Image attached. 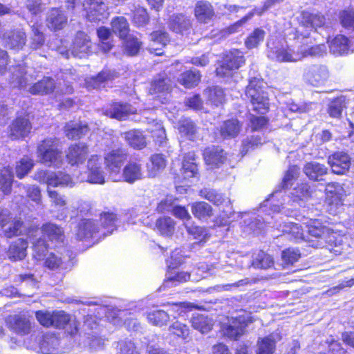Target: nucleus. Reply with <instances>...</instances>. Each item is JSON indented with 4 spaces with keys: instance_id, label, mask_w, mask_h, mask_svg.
Listing matches in <instances>:
<instances>
[{
    "instance_id": "39448f33",
    "label": "nucleus",
    "mask_w": 354,
    "mask_h": 354,
    "mask_svg": "<svg viewBox=\"0 0 354 354\" xmlns=\"http://www.w3.org/2000/svg\"><path fill=\"white\" fill-rule=\"evenodd\" d=\"M304 80L308 84L319 87L326 84L330 77L327 66L320 64L310 65L304 72Z\"/></svg>"
},
{
    "instance_id": "dca6fc26",
    "label": "nucleus",
    "mask_w": 354,
    "mask_h": 354,
    "mask_svg": "<svg viewBox=\"0 0 354 354\" xmlns=\"http://www.w3.org/2000/svg\"><path fill=\"white\" fill-rule=\"evenodd\" d=\"M68 23V17L64 12L58 8L50 9L46 17V26L51 30H62Z\"/></svg>"
},
{
    "instance_id": "4468645a",
    "label": "nucleus",
    "mask_w": 354,
    "mask_h": 354,
    "mask_svg": "<svg viewBox=\"0 0 354 354\" xmlns=\"http://www.w3.org/2000/svg\"><path fill=\"white\" fill-rule=\"evenodd\" d=\"M325 24V18L318 13H312L308 11H302L301 13L300 26L297 32H300L304 39L308 37V33L304 34L301 28H306L309 30L322 27Z\"/></svg>"
},
{
    "instance_id": "c03bdc74",
    "label": "nucleus",
    "mask_w": 354,
    "mask_h": 354,
    "mask_svg": "<svg viewBox=\"0 0 354 354\" xmlns=\"http://www.w3.org/2000/svg\"><path fill=\"white\" fill-rule=\"evenodd\" d=\"M122 137L133 148L142 149L146 146V140L142 133L136 130L125 132Z\"/></svg>"
},
{
    "instance_id": "58836bf2",
    "label": "nucleus",
    "mask_w": 354,
    "mask_h": 354,
    "mask_svg": "<svg viewBox=\"0 0 354 354\" xmlns=\"http://www.w3.org/2000/svg\"><path fill=\"white\" fill-rule=\"evenodd\" d=\"M241 130V125L237 120H229L221 126V135L223 138H232L236 137Z\"/></svg>"
},
{
    "instance_id": "c756f323",
    "label": "nucleus",
    "mask_w": 354,
    "mask_h": 354,
    "mask_svg": "<svg viewBox=\"0 0 354 354\" xmlns=\"http://www.w3.org/2000/svg\"><path fill=\"white\" fill-rule=\"evenodd\" d=\"M55 88L54 80L46 77L30 86L28 91L33 95H47L52 93Z\"/></svg>"
},
{
    "instance_id": "473e14b6",
    "label": "nucleus",
    "mask_w": 354,
    "mask_h": 354,
    "mask_svg": "<svg viewBox=\"0 0 354 354\" xmlns=\"http://www.w3.org/2000/svg\"><path fill=\"white\" fill-rule=\"evenodd\" d=\"M178 130L181 137L194 141L197 135L196 124L189 118H183L179 120Z\"/></svg>"
},
{
    "instance_id": "f03ea898",
    "label": "nucleus",
    "mask_w": 354,
    "mask_h": 354,
    "mask_svg": "<svg viewBox=\"0 0 354 354\" xmlns=\"http://www.w3.org/2000/svg\"><path fill=\"white\" fill-rule=\"evenodd\" d=\"M37 153L39 161L48 167H59L62 164L59 140L55 137L43 140L37 146Z\"/></svg>"
},
{
    "instance_id": "f3484780",
    "label": "nucleus",
    "mask_w": 354,
    "mask_h": 354,
    "mask_svg": "<svg viewBox=\"0 0 354 354\" xmlns=\"http://www.w3.org/2000/svg\"><path fill=\"white\" fill-rule=\"evenodd\" d=\"M91 41L90 37L82 31L77 32L71 50L74 57H82L91 51Z\"/></svg>"
},
{
    "instance_id": "bb28decb",
    "label": "nucleus",
    "mask_w": 354,
    "mask_h": 354,
    "mask_svg": "<svg viewBox=\"0 0 354 354\" xmlns=\"http://www.w3.org/2000/svg\"><path fill=\"white\" fill-rule=\"evenodd\" d=\"M64 128L66 137L71 140L80 139L89 131L88 125L82 122H69Z\"/></svg>"
},
{
    "instance_id": "7ed1b4c3",
    "label": "nucleus",
    "mask_w": 354,
    "mask_h": 354,
    "mask_svg": "<svg viewBox=\"0 0 354 354\" xmlns=\"http://www.w3.org/2000/svg\"><path fill=\"white\" fill-rule=\"evenodd\" d=\"M325 191L327 210L330 214L335 215L343 205V198L346 196V192L337 183H328Z\"/></svg>"
},
{
    "instance_id": "4d7b16f0",
    "label": "nucleus",
    "mask_w": 354,
    "mask_h": 354,
    "mask_svg": "<svg viewBox=\"0 0 354 354\" xmlns=\"http://www.w3.org/2000/svg\"><path fill=\"white\" fill-rule=\"evenodd\" d=\"M189 160H194V153H188L183 162L182 169L185 178H192L197 174V165L194 162H189Z\"/></svg>"
},
{
    "instance_id": "8fccbe9b",
    "label": "nucleus",
    "mask_w": 354,
    "mask_h": 354,
    "mask_svg": "<svg viewBox=\"0 0 354 354\" xmlns=\"http://www.w3.org/2000/svg\"><path fill=\"white\" fill-rule=\"evenodd\" d=\"M124 39V53L131 57L137 55L142 46V43L137 37L131 35Z\"/></svg>"
},
{
    "instance_id": "ddd939ff",
    "label": "nucleus",
    "mask_w": 354,
    "mask_h": 354,
    "mask_svg": "<svg viewBox=\"0 0 354 354\" xmlns=\"http://www.w3.org/2000/svg\"><path fill=\"white\" fill-rule=\"evenodd\" d=\"M328 163L334 174L342 175L349 170L351 158L345 152L337 151L328 156Z\"/></svg>"
},
{
    "instance_id": "37998d69",
    "label": "nucleus",
    "mask_w": 354,
    "mask_h": 354,
    "mask_svg": "<svg viewBox=\"0 0 354 354\" xmlns=\"http://www.w3.org/2000/svg\"><path fill=\"white\" fill-rule=\"evenodd\" d=\"M28 77L23 67L18 66L14 68L9 82L12 87L26 88Z\"/></svg>"
},
{
    "instance_id": "69168bd1",
    "label": "nucleus",
    "mask_w": 354,
    "mask_h": 354,
    "mask_svg": "<svg viewBox=\"0 0 354 354\" xmlns=\"http://www.w3.org/2000/svg\"><path fill=\"white\" fill-rule=\"evenodd\" d=\"M31 30L32 35L30 37V46L33 50H37L44 44V35L36 24L31 26Z\"/></svg>"
},
{
    "instance_id": "ea45409f",
    "label": "nucleus",
    "mask_w": 354,
    "mask_h": 354,
    "mask_svg": "<svg viewBox=\"0 0 354 354\" xmlns=\"http://www.w3.org/2000/svg\"><path fill=\"white\" fill-rule=\"evenodd\" d=\"M191 322L192 327L201 333L209 332L213 326L212 319L201 314L194 315L192 318Z\"/></svg>"
},
{
    "instance_id": "1a4fd4ad",
    "label": "nucleus",
    "mask_w": 354,
    "mask_h": 354,
    "mask_svg": "<svg viewBox=\"0 0 354 354\" xmlns=\"http://www.w3.org/2000/svg\"><path fill=\"white\" fill-rule=\"evenodd\" d=\"M171 88V80L164 72L158 74L152 82L150 93L152 95H157V97L160 99L162 103H166L169 100Z\"/></svg>"
},
{
    "instance_id": "052dcab7",
    "label": "nucleus",
    "mask_w": 354,
    "mask_h": 354,
    "mask_svg": "<svg viewBox=\"0 0 354 354\" xmlns=\"http://www.w3.org/2000/svg\"><path fill=\"white\" fill-rule=\"evenodd\" d=\"M22 225L23 222L19 218L12 217L11 221L2 228L3 234L7 238L19 236L21 233Z\"/></svg>"
},
{
    "instance_id": "4be33fe9",
    "label": "nucleus",
    "mask_w": 354,
    "mask_h": 354,
    "mask_svg": "<svg viewBox=\"0 0 354 354\" xmlns=\"http://www.w3.org/2000/svg\"><path fill=\"white\" fill-rule=\"evenodd\" d=\"M248 321L244 317L232 319L223 329L224 334L230 338L237 339L245 333Z\"/></svg>"
},
{
    "instance_id": "680f3d73",
    "label": "nucleus",
    "mask_w": 354,
    "mask_h": 354,
    "mask_svg": "<svg viewBox=\"0 0 354 354\" xmlns=\"http://www.w3.org/2000/svg\"><path fill=\"white\" fill-rule=\"evenodd\" d=\"M272 265V258L263 251L256 254L252 261V266L256 268L267 269Z\"/></svg>"
},
{
    "instance_id": "79ce46f5",
    "label": "nucleus",
    "mask_w": 354,
    "mask_h": 354,
    "mask_svg": "<svg viewBox=\"0 0 354 354\" xmlns=\"http://www.w3.org/2000/svg\"><path fill=\"white\" fill-rule=\"evenodd\" d=\"M176 223L169 216L160 217L156 220V227L159 233L165 236H171L175 230Z\"/></svg>"
},
{
    "instance_id": "bf43d9fd",
    "label": "nucleus",
    "mask_w": 354,
    "mask_h": 354,
    "mask_svg": "<svg viewBox=\"0 0 354 354\" xmlns=\"http://www.w3.org/2000/svg\"><path fill=\"white\" fill-rule=\"evenodd\" d=\"M149 322L154 326H162L169 321L170 317L168 313L162 310H154L147 315Z\"/></svg>"
},
{
    "instance_id": "338daca9",
    "label": "nucleus",
    "mask_w": 354,
    "mask_h": 354,
    "mask_svg": "<svg viewBox=\"0 0 354 354\" xmlns=\"http://www.w3.org/2000/svg\"><path fill=\"white\" fill-rule=\"evenodd\" d=\"M13 176L10 168H4L1 172L0 183L1 184V189L6 194L11 192Z\"/></svg>"
},
{
    "instance_id": "a878e982",
    "label": "nucleus",
    "mask_w": 354,
    "mask_h": 354,
    "mask_svg": "<svg viewBox=\"0 0 354 354\" xmlns=\"http://www.w3.org/2000/svg\"><path fill=\"white\" fill-rule=\"evenodd\" d=\"M135 110L127 104L114 103L107 109L104 114L117 120H124L129 114L134 113Z\"/></svg>"
},
{
    "instance_id": "6e6d98bb",
    "label": "nucleus",
    "mask_w": 354,
    "mask_h": 354,
    "mask_svg": "<svg viewBox=\"0 0 354 354\" xmlns=\"http://www.w3.org/2000/svg\"><path fill=\"white\" fill-rule=\"evenodd\" d=\"M292 201L301 205V202L310 196V185L301 183L295 187L291 192Z\"/></svg>"
},
{
    "instance_id": "72a5a7b5",
    "label": "nucleus",
    "mask_w": 354,
    "mask_h": 354,
    "mask_svg": "<svg viewBox=\"0 0 354 354\" xmlns=\"http://www.w3.org/2000/svg\"><path fill=\"white\" fill-rule=\"evenodd\" d=\"M277 334L272 333L271 335L259 338L257 342V354H273L277 342Z\"/></svg>"
},
{
    "instance_id": "a211bd4d",
    "label": "nucleus",
    "mask_w": 354,
    "mask_h": 354,
    "mask_svg": "<svg viewBox=\"0 0 354 354\" xmlns=\"http://www.w3.org/2000/svg\"><path fill=\"white\" fill-rule=\"evenodd\" d=\"M88 154V147L83 143L71 145L66 152L68 162L72 165L78 166L84 162Z\"/></svg>"
},
{
    "instance_id": "6ab92c4d",
    "label": "nucleus",
    "mask_w": 354,
    "mask_h": 354,
    "mask_svg": "<svg viewBox=\"0 0 354 354\" xmlns=\"http://www.w3.org/2000/svg\"><path fill=\"white\" fill-rule=\"evenodd\" d=\"M6 322L10 329L17 334L24 335L31 330V323L24 315H15L6 318Z\"/></svg>"
},
{
    "instance_id": "b1692460",
    "label": "nucleus",
    "mask_w": 354,
    "mask_h": 354,
    "mask_svg": "<svg viewBox=\"0 0 354 354\" xmlns=\"http://www.w3.org/2000/svg\"><path fill=\"white\" fill-rule=\"evenodd\" d=\"M98 227L94 221L90 219L81 220L77 225L75 238L78 241L88 239L98 232Z\"/></svg>"
},
{
    "instance_id": "0eeeda50",
    "label": "nucleus",
    "mask_w": 354,
    "mask_h": 354,
    "mask_svg": "<svg viewBox=\"0 0 354 354\" xmlns=\"http://www.w3.org/2000/svg\"><path fill=\"white\" fill-rule=\"evenodd\" d=\"M127 158V153L121 149L111 151L105 157L106 167L110 171V177L113 181L121 180L120 170Z\"/></svg>"
},
{
    "instance_id": "09e8293b",
    "label": "nucleus",
    "mask_w": 354,
    "mask_h": 354,
    "mask_svg": "<svg viewBox=\"0 0 354 354\" xmlns=\"http://www.w3.org/2000/svg\"><path fill=\"white\" fill-rule=\"evenodd\" d=\"M191 210L194 216L198 219H206L213 214L211 205L205 202L192 204Z\"/></svg>"
},
{
    "instance_id": "e2e57ef3",
    "label": "nucleus",
    "mask_w": 354,
    "mask_h": 354,
    "mask_svg": "<svg viewBox=\"0 0 354 354\" xmlns=\"http://www.w3.org/2000/svg\"><path fill=\"white\" fill-rule=\"evenodd\" d=\"M58 174L53 171H39L35 174L37 180L46 183L48 186H58Z\"/></svg>"
},
{
    "instance_id": "f704fd0d",
    "label": "nucleus",
    "mask_w": 354,
    "mask_h": 354,
    "mask_svg": "<svg viewBox=\"0 0 354 354\" xmlns=\"http://www.w3.org/2000/svg\"><path fill=\"white\" fill-rule=\"evenodd\" d=\"M190 26L191 21L189 19L181 14L173 15L170 17L169 27L175 32L183 33V31L189 29Z\"/></svg>"
},
{
    "instance_id": "6e6552de",
    "label": "nucleus",
    "mask_w": 354,
    "mask_h": 354,
    "mask_svg": "<svg viewBox=\"0 0 354 354\" xmlns=\"http://www.w3.org/2000/svg\"><path fill=\"white\" fill-rule=\"evenodd\" d=\"M268 57L279 62H295L302 59V53L299 46L297 50L290 47L276 46L268 50Z\"/></svg>"
},
{
    "instance_id": "aec40b11",
    "label": "nucleus",
    "mask_w": 354,
    "mask_h": 354,
    "mask_svg": "<svg viewBox=\"0 0 354 354\" xmlns=\"http://www.w3.org/2000/svg\"><path fill=\"white\" fill-rule=\"evenodd\" d=\"M205 163L212 168L219 167L226 159V153L220 147L212 146L207 147L203 152Z\"/></svg>"
},
{
    "instance_id": "5fc2aeb1",
    "label": "nucleus",
    "mask_w": 354,
    "mask_h": 354,
    "mask_svg": "<svg viewBox=\"0 0 354 354\" xmlns=\"http://www.w3.org/2000/svg\"><path fill=\"white\" fill-rule=\"evenodd\" d=\"M205 93L208 100L216 106L222 104L225 100L223 89L218 86L207 88L205 90Z\"/></svg>"
},
{
    "instance_id": "49530a36",
    "label": "nucleus",
    "mask_w": 354,
    "mask_h": 354,
    "mask_svg": "<svg viewBox=\"0 0 354 354\" xmlns=\"http://www.w3.org/2000/svg\"><path fill=\"white\" fill-rule=\"evenodd\" d=\"M335 235L336 234L331 232L328 236L327 249L335 255H340L346 250L348 245L344 243L342 237H336Z\"/></svg>"
},
{
    "instance_id": "de8ad7c7",
    "label": "nucleus",
    "mask_w": 354,
    "mask_h": 354,
    "mask_svg": "<svg viewBox=\"0 0 354 354\" xmlns=\"http://www.w3.org/2000/svg\"><path fill=\"white\" fill-rule=\"evenodd\" d=\"M347 100L346 97L341 95L330 102L328 105V113L330 117L339 118L342 111L346 108Z\"/></svg>"
},
{
    "instance_id": "2f4dec72",
    "label": "nucleus",
    "mask_w": 354,
    "mask_h": 354,
    "mask_svg": "<svg viewBox=\"0 0 354 354\" xmlns=\"http://www.w3.org/2000/svg\"><path fill=\"white\" fill-rule=\"evenodd\" d=\"M214 12L210 3L207 1H199L196 4L195 16L198 21L207 23L214 17Z\"/></svg>"
},
{
    "instance_id": "7c9ffc66",
    "label": "nucleus",
    "mask_w": 354,
    "mask_h": 354,
    "mask_svg": "<svg viewBox=\"0 0 354 354\" xmlns=\"http://www.w3.org/2000/svg\"><path fill=\"white\" fill-rule=\"evenodd\" d=\"M304 171L310 180L318 181L327 174L328 168L319 162H310L305 165Z\"/></svg>"
},
{
    "instance_id": "2eb2a0df",
    "label": "nucleus",
    "mask_w": 354,
    "mask_h": 354,
    "mask_svg": "<svg viewBox=\"0 0 354 354\" xmlns=\"http://www.w3.org/2000/svg\"><path fill=\"white\" fill-rule=\"evenodd\" d=\"M87 169L88 182L99 184H103L105 182L102 159L98 156H91L88 160Z\"/></svg>"
},
{
    "instance_id": "864d4df0",
    "label": "nucleus",
    "mask_w": 354,
    "mask_h": 354,
    "mask_svg": "<svg viewBox=\"0 0 354 354\" xmlns=\"http://www.w3.org/2000/svg\"><path fill=\"white\" fill-rule=\"evenodd\" d=\"M42 232L50 241L62 242L64 240V231L62 228L53 223H46L42 226Z\"/></svg>"
},
{
    "instance_id": "a18cd8bd",
    "label": "nucleus",
    "mask_w": 354,
    "mask_h": 354,
    "mask_svg": "<svg viewBox=\"0 0 354 354\" xmlns=\"http://www.w3.org/2000/svg\"><path fill=\"white\" fill-rule=\"evenodd\" d=\"M151 164L148 165V173L151 177L156 176L166 167V160L162 154H154L150 158Z\"/></svg>"
},
{
    "instance_id": "c85d7f7f",
    "label": "nucleus",
    "mask_w": 354,
    "mask_h": 354,
    "mask_svg": "<svg viewBox=\"0 0 354 354\" xmlns=\"http://www.w3.org/2000/svg\"><path fill=\"white\" fill-rule=\"evenodd\" d=\"M350 48V41L344 35H337L329 44L330 52L334 55L347 54Z\"/></svg>"
},
{
    "instance_id": "9b49d317",
    "label": "nucleus",
    "mask_w": 354,
    "mask_h": 354,
    "mask_svg": "<svg viewBox=\"0 0 354 354\" xmlns=\"http://www.w3.org/2000/svg\"><path fill=\"white\" fill-rule=\"evenodd\" d=\"M32 129V124L26 117H18L8 127V135L12 140L27 137Z\"/></svg>"
},
{
    "instance_id": "3c124183",
    "label": "nucleus",
    "mask_w": 354,
    "mask_h": 354,
    "mask_svg": "<svg viewBox=\"0 0 354 354\" xmlns=\"http://www.w3.org/2000/svg\"><path fill=\"white\" fill-rule=\"evenodd\" d=\"M299 50L302 53V59L308 56H322L326 52V46L324 44L311 46L306 41L299 46Z\"/></svg>"
},
{
    "instance_id": "5701e85b",
    "label": "nucleus",
    "mask_w": 354,
    "mask_h": 354,
    "mask_svg": "<svg viewBox=\"0 0 354 354\" xmlns=\"http://www.w3.org/2000/svg\"><path fill=\"white\" fill-rule=\"evenodd\" d=\"M201 196L205 198L206 200L212 202L215 205H225L230 207L229 210H225L227 214H231L232 211H231V203L230 200L228 198H225L221 193H218L215 189L205 188L201 191Z\"/></svg>"
},
{
    "instance_id": "13d9d810",
    "label": "nucleus",
    "mask_w": 354,
    "mask_h": 354,
    "mask_svg": "<svg viewBox=\"0 0 354 354\" xmlns=\"http://www.w3.org/2000/svg\"><path fill=\"white\" fill-rule=\"evenodd\" d=\"M58 345V339L52 335H46L39 342V348L44 354H54L55 347Z\"/></svg>"
},
{
    "instance_id": "20e7f679",
    "label": "nucleus",
    "mask_w": 354,
    "mask_h": 354,
    "mask_svg": "<svg viewBox=\"0 0 354 354\" xmlns=\"http://www.w3.org/2000/svg\"><path fill=\"white\" fill-rule=\"evenodd\" d=\"M245 61L241 51L232 50L225 55L222 64L216 68V75L222 77L231 76L234 71L245 64Z\"/></svg>"
},
{
    "instance_id": "412c9836",
    "label": "nucleus",
    "mask_w": 354,
    "mask_h": 354,
    "mask_svg": "<svg viewBox=\"0 0 354 354\" xmlns=\"http://www.w3.org/2000/svg\"><path fill=\"white\" fill-rule=\"evenodd\" d=\"M115 73L111 70H103L96 76L88 77L85 79V86L88 89H97L109 81L113 80Z\"/></svg>"
},
{
    "instance_id": "423d86ee",
    "label": "nucleus",
    "mask_w": 354,
    "mask_h": 354,
    "mask_svg": "<svg viewBox=\"0 0 354 354\" xmlns=\"http://www.w3.org/2000/svg\"><path fill=\"white\" fill-rule=\"evenodd\" d=\"M83 6L86 17L90 21H100L109 15L108 6L102 0H84Z\"/></svg>"
},
{
    "instance_id": "393cba45",
    "label": "nucleus",
    "mask_w": 354,
    "mask_h": 354,
    "mask_svg": "<svg viewBox=\"0 0 354 354\" xmlns=\"http://www.w3.org/2000/svg\"><path fill=\"white\" fill-rule=\"evenodd\" d=\"M143 172L141 164L136 162H129L123 169L121 178L129 183H133L136 180H141Z\"/></svg>"
},
{
    "instance_id": "f8f14e48",
    "label": "nucleus",
    "mask_w": 354,
    "mask_h": 354,
    "mask_svg": "<svg viewBox=\"0 0 354 354\" xmlns=\"http://www.w3.org/2000/svg\"><path fill=\"white\" fill-rule=\"evenodd\" d=\"M331 232L330 229L324 226H310L305 241L309 242L313 248H324L328 240Z\"/></svg>"
},
{
    "instance_id": "c9c22d12",
    "label": "nucleus",
    "mask_w": 354,
    "mask_h": 354,
    "mask_svg": "<svg viewBox=\"0 0 354 354\" xmlns=\"http://www.w3.org/2000/svg\"><path fill=\"white\" fill-rule=\"evenodd\" d=\"M201 75L196 69H191L180 74L178 82L187 88H193L198 84Z\"/></svg>"
},
{
    "instance_id": "9d476101",
    "label": "nucleus",
    "mask_w": 354,
    "mask_h": 354,
    "mask_svg": "<svg viewBox=\"0 0 354 354\" xmlns=\"http://www.w3.org/2000/svg\"><path fill=\"white\" fill-rule=\"evenodd\" d=\"M2 41L6 47L13 50H21L26 43V34L23 28L8 30L2 35Z\"/></svg>"
},
{
    "instance_id": "4c0bfd02",
    "label": "nucleus",
    "mask_w": 354,
    "mask_h": 354,
    "mask_svg": "<svg viewBox=\"0 0 354 354\" xmlns=\"http://www.w3.org/2000/svg\"><path fill=\"white\" fill-rule=\"evenodd\" d=\"M111 25L112 32L120 39H123L129 35V25L125 17L122 16L114 17Z\"/></svg>"
},
{
    "instance_id": "cd10ccee",
    "label": "nucleus",
    "mask_w": 354,
    "mask_h": 354,
    "mask_svg": "<svg viewBox=\"0 0 354 354\" xmlns=\"http://www.w3.org/2000/svg\"><path fill=\"white\" fill-rule=\"evenodd\" d=\"M28 242L24 239H18L14 241L8 251V258L12 261H19L24 259L26 256Z\"/></svg>"
},
{
    "instance_id": "0e129e2a",
    "label": "nucleus",
    "mask_w": 354,
    "mask_h": 354,
    "mask_svg": "<svg viewBox=\"0 0 354 354\" xmlns=\"http://www.w3.org/2000/svg\"><path fill=\"white\" fill-rule=\"evenodd\" d=\"M116 221L117 216L112 212H104L100 215L101 225L107 234H111L116 229Z\"/></svg>"
},
{
    "instance_id": "a19ab883",
    "label": "nucleus",
    "mask_w": 354,
    "mask_h": 354,
    "mask_svg": "<svg viewBox=\"0 0 354 354\" xmlns=\"http://www.w3.org/2000/svg\"><path fill=\"white\" fill-rule=\"evenodd\" d=\"M277 227L283 233H286L290 235L295 241L305 240L306 236L304 234L303 230L301 226L298 224L293 223H286L282 224H276Z\"/></svg>"
},
{
    "instance_id": "f257e3e1",
    "label": "nucleus",
    "mask_w": 354,
    "mask_h": 354,
    "mask_svg": "<svg viewBox=\"0 0 354 354\" xmlns=\"http://www.w3.org/2000/svg\"><path fill=\"white\" fill-rule=\"evenodd\" d=\"M266 88V83L262 79L254 77L249 80L245 91L252 110L261 114L266 113L269 109V98Z\"/></svg>"
},
{
    "instance_id": "774afa93",
    "label": "nucleus",
    "mask_w": 354,
    "mask_h": 354,
    "mask_svg": "<svg viewBox=\"0 0 354 354\" xmlns=\"http://www.w3.org/2000/svg\"><path fill=\"white\" fill-rule=\"evenodd\" d=\"M34 166L33 160L28 157H24L17 163L16 175L19 178L27 175Z\"/></svg>"
},
{
    "instance_id": "e433bc0d",
    "label": "nucleus",
    "mask_w": 354,
    "mask_h": 354,
    "mask_svg": "<svg viewBox=\"0 0 354 354\" xmlns=\"http://www.w3.org/2000/svg\"><path fill=\"white\" fill-rule=\"evenodd\" d=\"M150 41L152 42L150 46V50L153 51L156 55H161L162 52H160L161 48L155 47L156 44L160 45L161 46H165L169 41V37L167 32L163 30L154 31L149 35Z\"/></svg>"
},
{
    "instance_id": "603ef678",
    "label": "nucleus",
    "mask_w": 354,
    "mask_h": 354,
    "mask_svg": "<svg viewBox=\"0 0 354 354\" xmlns=\"http://www.w3.org/2000/svg\"><path fill=\"white\" fill-rule=\"evenodd\" d=\"M266 36L264 30L257 28H255L245 39V46L248 49L258 48L263 41Z\"/></svg>"
}]
</instances>
